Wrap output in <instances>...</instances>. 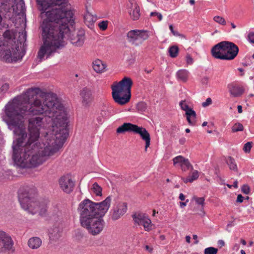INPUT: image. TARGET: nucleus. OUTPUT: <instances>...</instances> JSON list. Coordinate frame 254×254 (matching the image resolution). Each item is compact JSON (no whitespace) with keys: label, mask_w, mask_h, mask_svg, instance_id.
<instances>
[{"label":"nucleus","mask_w":254,"mask_h":254,"mask_svg":"<svg viewBox=\"0 0 254 254\" xmlns=\"http://www.w3.org/2000/svg\"><path fill=\"white\" fill-rule=\"evenodd\" d=\"M3 120L13 129L12 159L21 168L36 167L61 148L68 118L56 94L31 88L4 107Z\"/></svg>","instance_id":"1"},{"label":"nucleus","mask_w":254,"mask_h":254,"mask_svg":"<svg viewBox=\"0 0 254 254\" xmlns=\"http://www.w3.org/2000/svg\"><path fill=\"white\" fill-rule=\"evenodd\" d=\"M36 2L41 17L46 16L41 25L44 43L38 53L40 61L45 55L47 59L57 49L64 47L65 36L75 46L83 45L85 31L75 30L73 13L65 7L68 0H36Z\"/></svg>","instance_id":"2"},{"label":"nucleus","mask_w":254,"mask_h":254,"mask_svg":"<svg viewBox=\"0 0 254 254\" xmlns=\"http://www.w3.org/2000/svg\"><path fill=\"white\" fill-rule=\"evenodd\" d=\"M36 189L34 186H25L18 191V200L21 207L32 214L37 212L40 216L45 217L48 214V202H39L35 198Z\"/></svg>","instance_id":"3"},{"label":"nucleus","mask_w":254,"mask_h":254,"mask_svg":"<svg viewBox=\"0 0 254 254\" xmlns=\"http://www.w3.org/2000/svg\"><path fill=\"white\" fill-rule=\"evenodd\" d=\"M111 200V196H108L100 202H94L87 198L82 201L77 208L80 224L99 215L104 216L110 206Z\"/></svg>","instance_id":"4"},{"label":"nucleus","mask_w":254,"mask_h":254,"mask_svg":"<svg viewBox=\"0 0 254 254\" xmlns=\"http://www.w3.org/2000/svg\"><path fill=\"white\" fill-rule=\"evenodd\" d=\"M132 84L130 78L125 77L120 82L112 86V97L116 103L124 105L129 101Z\"/></svg>","instance_id":"5"},{"label":"nucleus","mask_w":254,"mask_h":254,"mask_svg":"<svg viewBox=\"0 0 254 254\" xmlns=\"http://www.w3.org/2000/svg\"><path fill=\"white\" fill-rule=\"evenodd\" d=\"M126 131L133 132L139 134L141 139L145 142V150L149 146L150 144V134L144 127H138L129 123H126L117 129V132L118 133H123Z\"/></svg>","instance_id":"6"},{"label":"nucleus","mask_w":254,"mask_h":254,"mask_svg":"<svg viewBox=\"0 0 254 254\" xmlns=\"http://www.w3.org/2000/svg\"><path fill=\"white\" fill-rule=\"evenodd\" d=\"M103 216L99 215L81 225L88 230L89 233L94 236L97 235L102 231L105 226Z\"/></svg>","instance_id":"7"},{"label":"nucleus","mask_w":254,"mask_h":254,"mask_svg":"<svg viewBox=\"0 0 254 254\" xmlns=\"http://www.w3.org/2000/svg\"><path fill=\"white\" fill-rule=\"evenodd\" d=\"M149 32L144 30H131L127 33L128 41L131 44L138 46L149 37Z\"/></svg>","instance_id":"8"},{"label":"nucleus","mask_w":254,"mask_h":254,"mask_svg":"<svg viewBox=\"0 0 254 254\" xmlns=\"http://www.w3.org/2000/svg\"><path fill=\"white\" fill-rule=\"evenodd\" d=\"M14 243L10 236L0 230V253L14 251Z\"/></svg>","instance_id":"9"},{"label":"nucleus","mask_w":254,"mask_h":254,"mask_svg":"<svg viewBox=\"0 0 254 254\" xmlns=\"http://www.w3.org/2000/svg\"><path fill=\"white\" fill-rule=\"evenodd\" d=\"M226 60H234L238 55L239 51L238 47L234 43L223 41Z\"/></svg>","instance_id":"10"},{"label":"nucleus","mask_w":254,"mask_h":254,"mask_svg":"<svg viewBox=\"0 0 254 254\" xmlns=\"http://www.w3.org/2000/svg\"><path fill=\"white\" fill-rule=\"evenodd\" d=\"M59 183L61 189L66 193L71 192L75 186L74 182L68 175L62 176L59 179Z\"/></svg>","instance_id":"11"},{"label":"nucleus","mask_w":254,"mask_h":254,"mask_svg":"<svg viewBox=\"0 0 254 254\" xmlns=\"http://www.w3.org/2000/svg\"><path fill=\"white\" fill-rule=\"evenodd\" d=\"M212 56L215 59L226 60L223 41L215 45L211 51Z\"/></svg>","instance_id":"12"},{"label":"nucleus","mask_w":254,"mask_h":254,"mask_svg":"<svg viewBox=\"0 0 254 254\" xmlns=\"http://www.w3.org/2000/svg\"><path fill=\"white\" fill-rule=\"evenodd\" d=\"M127 203L122 202H119L113 210L112 219L113 220H118L127 212Z\"/></svg>","instance_id":"13"},{"label":"nucleus","mask_w":254,"mask_h":254,"mask_svg":"<svg viewBox=\"0 0 254 254\" xmlns=\"http://www.w3.org/2000/svg\"><path fill=\"white\" fill-rule=\"evenodd\" d=\"M62 229L57 224H55L49 229V236L50 241L56 242L62 236Z\"/></svg>","instance_id":"14"},{"label":"nucleus","mask_w":254,"mask_h":254,"mask_svg":"<svg viewBox=\"0 0 254 254\" xmlns=\"http://www.w3.org/2000/svg\"><path fill=\"white\" fill-rule=\"evenodd\" d=\"M80 95L84 105H88L93 99L91 90L87 87H84L80 91Z\"/></svg>","instance_id":"15"},{"label":"nucleus","mask_w":254,"mask_h":254,"mask_svg":"<svg viewBox=\"0 0 254 254\" xmlns=\"http://www.w3.org/2000/svg\"><path fill=\"white\" fill-rule=\"evenodd\" d=\"M230 94L235 97L241 96L244 92V88L236 83H232L228 85Z\"/></svg>","instance_id":"16"},{"label":"nucleus","mask_w":254,"mask_h":254,"mask_svg":"<svg viewBox=\"0 0 254 254\" xmlns=\"http://www.w3.org/2000/svg\"><path fill=\"white\" fill-rule=\"evenodd\" d=\"M130 6L129 8L131 10L129 11V15L131 19L133 20H136L140 17V9L138 4L134 1H130Z\"/></svg>","instance_id":"17"},{"label":"nucleus","mask_w":254,"mask_h":254,"mask_svg":"<svg viewBox=\"0 0 254 254\" xmlns=\"http://www.w3.org/2000/svg\"><path fill=\"white\" fill-rule=\"evenodd\" d=\"M0 46H1V50H0V56L3 55L4 58L7 61L9 62L10 61H16L17 60L19 59V57H15L14 55L12 54L11 51L9 50H5L4 48V45L2 44V42H0Z\"/></svg>","instance_id":"18"},{"label":"nucleus","mask_w":254,"mask_h":254,"mask_svg":"<svg viewBox=\"0 0 254 254\" xmlns=\"http://www.w3.org/2000/svg\"><path fill=\"white\" fill-rule=\"evenodd\" d=\"M187 120L190 125L194 126L196 123V114L195 112L190 108L186 111L185 113Z\"/></svg>","instance_id":"19"},{"label":"nucleus","mask_w":254,"mask_h":254,"mask_svg":"<svg viewBox=\"0 0 254 254\" xmlns=\"http://www.w3.org/2000/svg\"><path fill=\"white\" fill-rule=\"evenodd\" d=\"M106 67V64L99 59L95 60L93 63V68L97 73L103 72Z\"/></svg>","instance_id":"20"},{"label":"nucleus","mask_w":254,"mask_h":254,"mask_svg":"<svg viewBox=\"0 0 254 254\" xmlns=\"http://www.w3.org/2000/svg\"><path fill=\"white\" fill-rule=\"evenodd\" d=\"M42 244V240L37 237L31 238L28 241V246L32 249L39 248Z\"/></svg>","instance_id":"21"},{"label":"nucleus","mask_w":254,"mask_h":254,"mask_svg":"<svg viewBox=\"0 0 254 254\" xmlns=\"http://www.w3.org/2000/svg\"><path fill=\"white\" fill-rule=\"evenodd\" d=\"M132 217L135 223L137 224L138 225H142L144 223L143 222L145 221L144 219H146L147 216L145 214L139 213L133 214Z\"/></svg>","instance_id":"22"},{"label":"nucleus","mask_w":254,"mask_h":254,"mask_svg":"<svg viewBox=\"0 0 254 254\" xmlns=\"http://www.w3.org/2000/svg\"><path fill=\"white\" fill-rule=\"evenodd\" d=\"M189 72L186 69H180L177 72V76L180 80L186 82L188 80Z\"/></svg>","instance_id":"23"},{"label":"nucleus","mask_w":254,"mask_h":254,"mask_svg":"<svg viewBox=\"0 0 254 254\" xmlns=\"http://www.w3.org/2000/svg\"><path fill=\"white\" fill-rule=\"evenodd\" d=\"M10 6L9 7V9H4V8H2V6H1V3H0V12H5V14L7 13L8 12H10V10H11L12 9V7L13 6L12 5V0H10ZM2 17L1 16V15L0 14V29H1V28H3L5 27V26L6 25L5 24L3 23H2ZM2 49H1V46H0V50H1Z\"/></svg>","instance_id":"24"},{"label":"nucleus","mask_w":254,"mask_h":254,"mask_svg":"<svg viewBox=\"0 0 254 254\" xmlns=\"http://www.w3.org/2000/svg\"><path fill=\"white\" fill-rule=\"evenodd\" d=\"M226 163L229 166L230 170L237 172V165L235 161V159L233 157L229 156L226 159Z\"/></svg>","instance_id":"25"},{"label":"nucleus","mask_w":254,"mask_h":254,"mask_svg":"<svg viewBox=\"0 0 254 254\" xmlns=\"http://www.w3.org/2000/svg\"><path fill=\"white\" fill-rule=\"evenodd\" d=\"M179 48L177 46H171L169 49V56L171 58H176L178 55Z\"/></svg>","instance_id":"26"},{"label":"nucleus","mask_w":254,"mask_h":254,"mask_svg":"<svg viewBox=\"0 0 254 254\" xmlns=\"http://www.w3.org/2000/svg\"><path fill=\"white\" fill-rule=\"evenodd\" d=\"M93 190L94 193H95L97 196H101L102 193V188L97 183L95 182L93 184Z\"/></svg>","instance_id":"27"},{"label":"nucleus","mask_w":254,"mask_h":254,"mask_svg":"<svg viewBox=\"0 0 254 254\" xmlns=\"http://www.w3.org/2000/svg\"><path fill=\"white\" fill-rule=\"evenodd\" d=\"M181 169L183 171L186 172L189 170H193V167L190 162L189 159H186V161L181 165Z\"/></svg>","instance_id":"28"},{"label":"nucleus","mask_w":254,"mask_h":254,"mask_svg":"<svg viewBox=\"0 0 254 254\" xmlns=\"http://www.w3.org/2000/svg\"><path fill=\"white\" fill-rule=\"evenodd\" d=\"M187 159L185 158L182 156L179 155L176 157H175L173 159V163L174 165H176L177 163H179L180 166L181 167V165H182L186 160Z\"/></svg>","instance_id":"29"},{"label":"nucleus","mask_w":254,"mask_h":254,"mask_svg":"<svg viewBox=\"0 0 254 254\" xmlns=\"http://www.w3.org/2000/svg\"><path fill=\"white\" fill-rule=\"evenodd\" d=\"M147 104L144 102H140L136 105L137 110L141 112L145 111L147 109Z\"/></svg>","instance_id":"30"},{"label":"nucleus","mask_w":254,"mask_h":254,"mask_svg":"<svg viewBox=\"0 0 254 254\" xmlns=\"http://www.w3.org/2000/svg\"><path fill=\"white\" fill-rule=\"evenodd\" d=\"M192 199L196 202V203L197 204L201 205V209H203V207L204 205V201H205L204 197H198L197 196H194L193 197Z\"/></svg>","instance_id":"31"},{"label":"nucleus","mask_w":254,"mask_h":254,"mask_svg":"<svg viewBox=\"0 0 254 254\" xmlns=\"http://www.w3.org/2000/svg\"><path fill=\"white\" fill-rule=\"evenodd\" d=\"M243 130L244 127L241 123H236L232 127V131L233 132L243 131Z\"/></svg>","instance_id":"32"},{"label":"nucleus","mask_w":254,"mask_h":254,"mask_svg":"<svg viewBox=\"0 0 254 254\" xmlns=\"http://www.w3.org/2000/svg\"><path fill=\"white\" fill-rule=\"evenodd\" d=\"M144 221H145L142 225V226L144 227V229L145 231H148L151 229V221L149 218L147 217L146 219H144Z\"/></svg>","instance_id":"33"},{"label":"nucleus","mask_w":254,"mask_h":254,"mask_svg":"<svg viewBox=\"0 0 254 254\" xmlns=\"http://www.w3.org/2000/svg\"><path fill=\"white\" fill-rule=\"evenodd\" d=\"M218 250L217 248L210 247L205 249L204 251V254H217Z\"/></svg>","instance_id":"34"},{"label":"nucleus","mask_w":254,"mask_h":254,"mask_svg":"<svg viewBox=\"0 0 254 254\" xmlns=\"http://www.w3.org/2000/svg\"><path fill=\"white\" fill-rule=\"evenodd\" d=\"M16 7L17 9H19V11L21 13H23L25 10V3L23 0H20L19 1L16 3Z\"/></svg>","instance_id":"35"},{"label":"nucleus","mask_w":254,"mask_h":254,"mask_svg":"<svg viewBox=\"0 0 254 254\" xmlns=\"http://www.w3.org/2000/svg\"><path fill=\"white\" fill-rule=\"evenodd\" d=\"M213 20L217 23L222 25H225L226 24V22L225 19L220 16H215L213 17Z\"/></svg>","instance_id":"36"},{"label":"nucleus","mask_w":254,"mask_h":254,"mask_svg":"<svg viewBox=\"0 0 254 254\" xmlns=\"http://www.w3.org/2000/svg\"><path fill=\"white\" fill-rule=\"evenodd\" d=\"M10 0H0V3H1V6L4 9H8L11 6L10 4Z\"/></svg>","instance_id":"37"},{"label":"nucleus","mask_w":254,"mask_h":254,"mask_svg":"<svg viewBox=\"0 0 254 254\" xmlns=\"http://www.w3.org/2000/svg\"><path fill=\"white\" fill-rule=\"evenodd\" d=\"M108 21L107 20H103L99 22L98 26L101 30L105 31L107 29Z\"/></svg>","instance_id":"38"},{"label":"nucleus","mask_w":254,"mask_h":254,"mask_svg":"<svg viewBox=\"0 0 254 254\" xmlns=\"http://www.w3.org/2000/svg\"><path fill=\"white\" fill-rule=\"evenodd\" d=\"M252 142H248L245 144L243 147V150L246 153H249L250 152L252 147Z\"/></svg>","instance_id":"39"},{"label":"nucleus","mask_w":254,"mask_h":254,"mask_svg":"<svg viewBox=\"0 0 254 254\" xmlns=\"http://www.w3.org/2000/svg\"><path fill=\"white\" fill-rule=\"evenodd\" d=\"M9 86L8 83H4L0 87V94H3L6 93L8 90L9 89Z\"/></svg>","instance_id":"40"},{"label":"nucleus","mask_w":254,"mask_h":254,"mask_svg":"<svg viewBox=\"0 0 254 254\" xmlns=\"http://www.w3.org/2000/svg\"><path fill=\"white\" fill-rule=\"evenodd\" d=\"M179 105L181 107V109L185 111V112L190 109V108L189 106L187 104L185 103V100L181 101L180 102Z\"/></svg>","instance_id":"41"},{"label":"nucleus","mask_w":254,"mask_h":254,"mask_svg":"<svg viewBox=\"0 0 254 254\" xmlns=\"http://www.w3.org/2000/svg\"><path fill=\"white\" fill-rule=\"evenodd\" d=\"M241 190L244 193L248 194L250 192V188L248 185L245 184L242 186Z\"/></svg>","instance_id":"42"},{"label":"nucleus","mask_w":254,"mask_h":254,"mask_svg":"<svg viewBox=\"0 0 254 254\" xmlns=\"http://www.w3.org/2000/svg\"><path fill=\"white\" fill-rule=\"evenodd\" d=\"M12 32L9 30H6L3 34L4 38L7 39H11L12 38Z\"/></svg>","instance_id":"43"},{"label":"nucleus","mask_w":254,"mask_h":254,"mask_svg":"<svg viewBox=\"0 0 254 254\" xmlns=\"http://www.w3.org/2000/svg\"><path fill=\"white\" fill-rule=\"evenodd\" d=\"M192 182H193V181L196 180L198 177H199V175H198V172L197 171H194L192 172L191 175L190 176H189Z\"/></svg>","instance_id":"44"},{"label":"nucleus","mask_w":254,"mask_h":254,"mask_svg":"<svg viewBox=\"0 0 254 254\" xmlns=\"http://www.w3.org/2000/svg\"><path fill=\"white\" fill-rule=\"evenodd\" d=\"M169 29H170V31H171L172 33L174 36H182V37L183 36V35L182 34H180L178 31L174 30L172 25H169Z\"/></svg>","instance_id":"45"},{"label":"nucleus","mask_w":254,"mask_h":254,"mask_svg":"<svg viewBox=\"0 0 254 254\" xmlns=\"http://www.w3.org/2000/svg\"><path fill=\"white\" fill-rule=\"evenodd\" d=\"M186 62L188 64H192L193 63V59L189 54H188L186 56Z\"/></svg>","instance_id":"46"},{"label":"nucleus","mask_w":254,"mask_h":254,"mask_svg":"<svg viewBox=\"0 0 254 254\" xmlns=\"http://www.w3.org/2000/svg\"><path fill=\"white\" fill-rule=\"evenodd\" d=\"M212 104V100L210 98H208L206 100V101L204 102H203L202 104V106L203 107H206Z\"/></svg>","instance_id":"47"},{"label":"nucleus","mask_w":254,"mask_h":254,"mask_svg":"<svg viewBox=\"0 0 254 254\" xmlns=\"http://www.w3.org/2000/svg\"><path fill=\"white\" fill-rule=\"evenodd\" d=\"M248 40L252 43L254 44V32H250L248 35Z\"/></svg>","instance_id":"48"},{"label":"nucleus","mask_w":254,"mask_h":254,"mask_svg":"<svg viewBox=\"0 0 254 254\" xmlns=\"http://www.w3.org/2000/svg\"><path fill=\"white\" fill-rule=\"evenodd\" d=\"M84 19L85 21H88L89 22H90L91 21H93V17H92V16L89 14L86 15L84 16Z\"/></svg>","instance_id":"49"},{"label":"nucleus","mask_w":254,"mask_h":254,"mask_svg":"<svg viewBox=\"0 0 254 254\" xmlns=\"http://www.w3.org/2000/svg\"><path fill=\"white\" fill-rule=\"evenodd\" d=\"M244 197L241 194H239L237 196V202L242 203L243 201Z\"/></svg>","instance_id":"50"},{"label":"nucleus","mask_w":254,"mask_h":254,"mask_svg":"<svg viewBox=\"0 0 254 254\" xmlns=\"http://www.w3.org/2000/svg\"><path fill=\"white\" fill-rule=\"evenodd\" d=\"M182 180H183V181L185 183H188L189 182H190V183L192 182L190 177H188L187 178H182Z\"/></svg>","instance_id":"51"},{"label":"nucleus","mask_w":254,"mask_h":254,"mask_svg":"<svg viewBox=\"0 0 254 254\" xmlns=\"http://www.w3.org/2000/svg\"><path fill=\"white\" fill-rule=\"evenodd\" d=\"M218 245L220 247V248L224 246L225 245V242L223 240H219L218 241Z\"/></svg>","instance_id":"52"},{"label":"nucleus","mask_w":254,"mask_h":254,"mask_svg":"<svg viewBox=\"0 0 254 254\" xmlns=\"http://www.w3.org/2000/svg\"><path fill=\"white\" fill-rule=\"evenodd\" d=\"M189 202V199H187L185 202H180V205L181 207H185L187 205V202Z\"/></svg>","instance_id":"53"},{"label":"nucleus","mask_w":254,"mask_h":254,"mask_svg":"<svg viewBox=\"0 0 254 254\" xmlns=\"http://www.w3.org/2000/svg\"><path fill=\"white\" fill-rule=\"evenodd\" d=\"M192 238L194 240H195V241L194 242V243L195 244H197L198 243V241L197 240V236L196 235H192Z\"/></svg>","instance_id":"54"},{"label":"nucleus","mask_w":254,"mask_h":254,"mask_svg":"<svg viewBox=\"0 0 254 254\" xmlns=\"http://www.w3.org/2000/svg\"><path fill=\"white\" fill-rule=\"evenodd\" d=\"M186 141V140L185 137H182L181 138H180L179 139V143L183 145L185 143Z\"/></svg>","instance_id":"55"},{"label":"nucleus","mask_w":254,"mask_h":254,"mask_svg":"<svg viewBox=\"0 0 254 254\" xmlns=\"http://www.w3.org/2000/svg\"><path fill=\"white\" fill-rule=\"evenodd\" d=\"M179 197V199L182 201L184 200L185 199V196L182 193L180 194Z\"/></svg>","instance_id":"56"},{"label":"nucleus","mask_w":254,"mask_h":254,"mask_svg":"<svg viewBox=\"0 0 254 254\" xmlns=\"http://www.w3.org/2000/svg\"><path fill=\"white\" fill-rule=\"evenodd\" d=\"M159 19V21H161L162 20V14L159 13V12H157V15H156Z\"/></svg>","instance_id":"57"},{"label":"nucleus","mask_w":254,"mask_h":254,"mask_svg":"<svg viewBox=\"0 0 254 254\" xmlns=\"http://www.w3.org/2000/svg\"><path fill=\"white\" fill-rule=\"evenodd\" d=\"M238 111L239 113H241L242 112L243 110L242 106L239 105L238 106Z\"/></svg>","instance_id":"58"},{"label":"nucleus","mask_w":254,"mask_h":254,"mask_svg":"<svg viewBox=\"0 0 254 254\" xmlns=\"http://www.w3.org/2000/svg\"><path fill=\"white\" fill-rule=\"evenodd\" d=\"M186 242L188 243H190V237L189 236H187L186 237Z\"/></svg>","instance_id":"59"},{"label":"nucleus","mask_w":254,"mask_h":254,"mask_svg":"<svg viewBox=\"0 0 254 254\" xmlns=\"http://www.w3.org/2000/svg\"><path fill=\"white\" fill-rule=\"evenodd\" d=\"M233 186L235 188H237L238 187V181H235L234 182V184H233Z\"/></svg>","instance_id":"60"},{"label":"nucleus","mask_w":254,"mask_h":254,"mask_svg":"<svg viewBox=\"0 0 254 254\" xmlns=\"http://www.w3.org/2000/svg\"><path fill=\"white\" fill-rule=\"evenodd\" d=\"M21 36H22L23 40L25 41L26 38V34L25 33H22Z\"/></svg>","instance_id":"61"},{"label":"nucleus","mask_w":254,"mask_h":254,"mask_svg":"<svg viewBox=\"0 0 254 254\" xmlns=\"http://www.w3.org/2000/svg\"><path fill=\"white\" fill-rule=\"evenodd\" d=\"M241 243L243 245H246L247 243H246V241L244 240V239H241Z\"/></svg>","instance_id":"62"},{"label":"nucleus","mask_w":254,"mask_h":254,"mask_svg":"<svg viewBox=\"0 0 254 254\" xmlns=\"http://www.w3.org/2000/svg\"><path fill=\"white\" fill-rule=\"evenodd\" d=\"M157 12H151L150 13V16H156L157 15Z\"/></svg>","instance_id":"63"},{"label":"nucleus","mask_w":254,"mask_h":254,"mask_svg":"<svg viewBox=\"0 0 254 254\" xmlns=\"http://www.w3.org/2000/svg\"><path fill=\"white\" fill-rule=\"evenodd\" d=\"M234 223L233 222H231L230 223H229L228 225H227V226L228 227H232L233 226H234Z\"/></svg>","instance_id":"64"}]
</instances>
